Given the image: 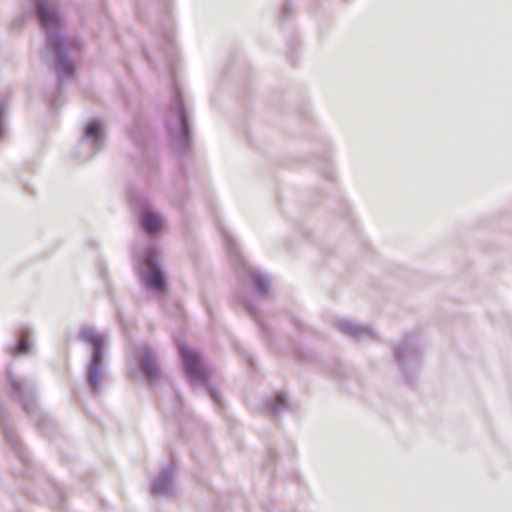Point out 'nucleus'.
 <instances>
[{
	"label": "nucleus",
	"instance_id": "obj_2",
	"mask_svg": "<svg viewBox=\"0 0 512 512\" xmlns=\"http://www.w3.org/2000/svg\"><path fill=\"white\" fill-rule=\"evenodd\" d=\"M92 344L94 346V354L88 371V381L91 389L97 392L100 388L103 340L101 337L95 336L92 338Z\"/></svg>",
	"mask_w": 512,
	"mask_h": 512
},
{
	"label": "nucleus",
	"instance_id": "obj_11",
	"mask_svg": "<svg viewBox=\"0 0 512 512\" xmlns=\"http://www.w3.org/2000/svg\"><path fill=\"white\" fill-rule=\"evenodd\" d=\"M180 120H181L183 126H185V124H186L185 123V115H184L183 111H180Z\"/></svg>",
	"mask_w": 512,
	"mask_h": 512
},
{
	"label": "nucleus",
	"instance_id": "obj_10",
	"mask_svg": "<svg viewBox=\"0 0 512 512\" xmlns=\"http://www.w3.org/2000/svg\"><path fill=\"white\" fill-rule=\"evenodd\" d=\"M256 284H257V288L259 289L260 292H264L267 288L266 281H264L263 279L257 278Z\"/></svg>",
	"mask_w": 512,
	"mask_h": 512
},
{
	"label": "nucleus",
	"instance_id": "obj_7",
	"mask_svg": "<svg viewBox=\"0 0 512 512\" xmlns=\"http://www.w3.org/2000/svg\"><path fill=\"white\" fill-rule=\"evenodd\" d=\"M142 365L149 377L153 378L157 376V367L152 359L149 357L144 358Z\"/></svg>",
	"mask_w": 512,
	"mask_h": 512
},
{
	"label": "nucleus",
	"instance_id": "obj_4",
	"mask_svg": "<svg viewBox=\"0 0 512 512\" xmlns=\"http://www.w3.org/2000/svg\"><path fill=\"white\" fill-rule=\"evenodd\" d=\"M148 264L150 267V271L146 278L147 284L157 291L163 290L165 286V279L163 274L156 266L152 264V262H149Z\"/></svg>",
	"mask_w": 512,
	"mask_h": 512
},
{
	"label": "nucleus",
	"instance_id": "obj_9",
	"mask_svg": "<svg viewBox=\"0 0 512 512\" xmlns=\"http://www.w3.org/2000/svg\"><path fill=\"white\" fill-rule=\"evenodd\" d=\"M26 351H28L27 340L25 338H22L17 346V353L21 354L25 353Z\"/></svg>",
	"mask_w": 512,
	"mask_h": 512
},
{
	"label": "nucleus",
	"instance_id": "obj_6",
	"mask_svg": "<svg viewBox=\"0 0 512 512\" xmlns=\"http://www.w3.org/2000/svg\"><path fill=\"white\" fill-rule=\"evenodd\" d=\"M57 70L61 74H70L73 71L71 64L65 59L63 55H59L58 57Z\"/></svg>",
	"mask_w": 512,
	"mask_h": 512
},
{
	"label": "nucleus",
	"instance_id": "obj_5",
	"mask_svg": "<svg viewBox=\"0 0 512 512\" xmlns=\"http://www.w3.org/2000/svg\"><path fill=\"white\" fill-rule=\"evenodd\" d=\"M162 219L151 211H147L142 216V225L149 233H155L162 227Z\"/></svg>",
	"mask_w": 512,
	"mask_h": 512
},
{
	"label": "nucleus",
	"instance_id": "obj_1",
	"mask_svg": "<svg viewBox=\"0 0 512 512\" xmlns=\"http://www.w3.org/2000/svg\"><path fill=\"white\" fill-rule=\"evenodd\" d=\"M180 354L184 363L185 371L189 379L194 381H205L207 373L201 366L198 356L186 346L180 347Z\"/></svg>",
	"mask_w": 512,
	"mask_h": 512
},
{
	"label": "nucleus",
	"instance_id": "obj_8",
	"mask_svg": "<svg viewBox=\"0 0 512 512\" xmlns=\"http://www.w3.org/2000/svg\"><path fill=\"white\" fill-rule=\"evenodd\" d=\"M100 132V126L97 122H91L86 128L87 137H97Z\"/></svg>",
	"mask_w": 512,
	"mask_h": 512
},
{
	"label": "nucleus",
	"instance_id": "obj_3",
	"mask_svg": "<svg viewBox=\"0 0 512 512\" xmlns=\"http://www.w3.org/2000/svg\"><path fill=\"white\" fill-rule=\"evenodd\" d=\"M38 13L41 24L44 28H51L58 24V17L55 11L43 2H38Z\"/></svg>",
	"mask_w": 512,
	"mask_h": 512
}]
</instances>
